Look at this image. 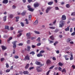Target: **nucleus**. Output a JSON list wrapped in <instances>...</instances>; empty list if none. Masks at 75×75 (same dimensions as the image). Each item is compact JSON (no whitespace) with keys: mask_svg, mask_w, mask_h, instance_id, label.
Here are the masks:
<instances>
[{"mask_svg":"<svg viewBox=\"0 0 75 75\" xmlns=\"http://www.w3.org/2000/svg\"><path fill=\"white\" fill-rule=\"evenodd\" d=\"M13 8L14 9H15L16 8V6L14 5H13L12 6Z\"/></svg>","mask_w":75,"mask_h":75,"instance_id":"nucleus-61","label":"nucleus"},{"mask_svg":"<svg viewBox=\"0 0 75 75\" xmlns=\"http://www.w3.org/2000/svg\"><path fill=\"white\" fill-rule=\"evenodd\" d=\"M32 17V16H31V15H29V20H31Z\"/></svg>","mask_w":75,"mask_h":75,"instance_id":"nucleus-32","label":"nucleus"},{"mask_svg":"<svg viewBox=\"0 0 75 75\" xmlns=\"http://www.w3.org/2000/svg\"><path fill=\"white\" fill-rule=\"evenodd\" d=\"M36 47V46L34 45H32V47L33 48H34L35 47Z\"/></svg>","mask_w":75,"mask_h":75,"instance_id":"nucleus-60","label":"nucleus"},{"mask_svg":"<svg viewBox=\"0 0 75 75\" xmlns=\"http://www.w3.org/2000/svg\"><path fill=\"white\" fill-rule=\"evenodd\" d=\"M55 9H56V10H59V8L58 7H55Z\"/></svg>","mask_w":75,"mask_h":75,"instance_id":"nucleus-62","label":"nucleus"},{"mask_svg":"<svg viewBox=\"0 0 75 75\" xmlns=\"http://www.w3.org/2000/svg\"><path fill=\"white\" fill-rule=\"evenodd\" d=\"M36 41H38V42H40L41 41L40 40V37H38L37 40H36Z\"/></svg>","mask_w":75,"mask_h":75,"instance_id":"nucleus-35","label":"nucleus"},{"mask_svg":"<svg viewBox=\"0 0 75 75\" xmlns=\"http://www.w3.org/2000/svg\"><path fill=\"white\" fill-rule=\"evenodd\" d=\"M6 68H8L9 67V65H8V64L7 63H6Z\"/></svg>","mask_w":75,"mask_h":75,"instance_id":"nucleus-43","label":"nucleus"},{"mask_svg":"<svg viewBox=\"0 0 75 75\" xmlns=\"http://www.w3.org/2000/svg\"><path fill=\"white\" fill-rule=\"evenodd\" d=\"M1 48L2 50V51H4V50H5L7 49V47L6 46H1Z\"/></svg>","mask_w":75,"mask_h":75,"instance_id":"nucleus-10","label":"nucleus"},{"mask_svg":"<svg viewBox=\"0 0 75 75\" xmlns=\"http://www.w3.org/2000/svg\"><path fill=\"white\" fill-rule=\"evenodd\" d=\"M58 70H59L60 71H62V69L61 67H59L58 68Z\"/></svg>","mask_w":75,"mask_h":75,"instance_id":"nucleus-36","label":"nucleus"},{"mask_svg":"<svg viewBox=\"0 0 75 75\" xmlns=\"http://www.w3.org/2000/svg\"><path fill=\"white\" fill-rule=\"evenodd\" d=\"M75 35V32H74L73 33H72L71 34V35L72 36H74V35Z\"/></svg>","mask_w":75,"mask_h":75,"instance_id":"nucleus-51","label":"nucleus"},{"mask_svg":"<svg viewBox=\"0 0 75 75\" xmlns=\"http://www.w3.org/2000/svg\"><path fill=\"white\" fill-rule=\"evenodd\" d=\"M16 22H18V20H19L20 18V17H19V16L16 17Z\"/></svg>","mask_w":75,"mask_h":75,"instance_id":"nucleus-17","label":"nucleus"},{"mask_svg":"<svg viewBox=\"0 0 75 75\" xmlns=\"http://www.w3.org/2000/svg\"><path fill=\"white\" fill-rule=\"evenodd\" d=\"M21 24L22 27H24V24L23 22H21Z\"/></svg>","mask_w":75,"mask_h":75,"instance_id":"nucleus-48","label":"nucleus"},{"mask_svg":"<svg viewBox=\"0 0 75 75\" xmlns=\"http://www.w3.org/2000/svg\"><path fill=\"white\" fill-rule=\"evenodd\" d=\"M25 13H26V11H23L21 14V16H24L25 15Z\"/></svg>","mask_w":75,"mask_h":75,"instance_id":"nucleus-13","label":"nucleus"},{"mask_svg":"<svg viewBox=\"0 0 75 75\" xmlns=\"http://www.w3.org/2000/svg\"><path fill=\"white\" fill-rule=\"evenodd\" d=\"M35 64L37 65H40V67H42V66H44V64H41V63H40V62H38L37 61H36V62H35Z\"/></svg>","mask_w":75,"mask_h":75,"instance_id":"nucleus-2","label":"nucleus"},{"mask_svg":"<svg viewBox=\"0 0 75 75\" xmlns=\"http://www.w3.org/2000/svg\"><path fill=\"white\" fill-rule=\"evenodd\" d=\"M39 4L38 3H36L34 5V7L35 8H36V7H38L39 6Z\"/></svg>","mask_w":75,"mask_h":75,"instance_id":"nucleus-11","label":"nucleus"},{"mask_svg":"<svg viewBox=\"0 0 75 75\" xmlns=\"http://www.w3.org/2000/svg\"><path fill=\"white\" fill-rule=\"evenodd\" d=\"M13 17H14V16L13 14H10L9 16V17L10 18H12Z\"/></svg>","mask_w":75,"mask_h":75,"instance_id":"nucleus-23","label":"nucleus"},{"mask_svg":"<svg viewBox=\"0 0 75 75\" xmlns=\"http://www.w3.org/2000/svg\"><path fill=\"white\" fill-rule=\"evenodd\" d=\"M72 68H73V69H75V66L74 65H73L71 66Z\"/></svg>","mask_w":75,"mask_h":75,"instance_id":"nucleus-46","label":"nucleus"},{"mask_svg":"<svg viewBox=\"0 0 75 75\" xmlns=\"http://www.w3.org/2000/svg\"><path fill=\"white\" fill-rule=\"evenodd\" d=\"M11 70H10V69H8L7 70H6V72H10Z\"/></svg>","mask_w":75,"mask_h":75,"instance_id":"nucleus-45","label":"nucleus"},{"mask_svg":"<svg viewBox=\"0 0 75 75\" xmlns=\"http://www.w3.org/2000/svg\"><path fill=\"white\" fill-rule=\"evenodd\" d=\"M59 31V30H58V29H56V30H55L54 31V32L55 33H57V32H58V31Z\"/></svg>","mask_w":75,"mask_h":75,"instance_id":"nucleus-58","label":"nucleus"},{"mask_svg":"<svg viewBox=\"0 0 75 75\" xmlns=\"http://www.w3.org/2000/svg\"><path fill=\"white\" fill-rule=\"evenodd\" d=\"M58 41H56L54 42V43L53 44L54 45H56L57 44H58Z\"/></svg>","mask_w":75,"mask_h":75,"instance_id":"nucleus-52","label":"nucleus"},{"mask_svg":"<svg viewBox=\"0 0 75 75\" xmlns=\"http://www.w3.org/2000/svg\"><path fill=\"white\" fill-rule=\"evenodd\" d=\"M23 74H24V75H27V74H29V72H28V71H24Z\"/></svg>","mask_w":75,"mask_h":75,"instance_id":"nucleus-12","label":"nucleus"},{"mask_svg":"<svg viewBox=\"0 0 75 75\" xmlns=\"http://www.w3.org/2000/svg\"><path fill=\"white\" fill-rule=\"evenodd\" d=\"M29 66H30V64H27L25 67V69H28V68Z\"/></svg>","mask_w":75,"mask_h":75,"instance_id":"nucleus-19","label":"nucleus"},{"mask_svg":"<svg viewBox=\"0 0 75 75\" xmlns=\"http://www.w3.org/2000/svg\"><path fill=\"white\" fill-rule=\"evenodd\" d=\"M59 65V66H60V67H62L63 65V64L61 62H59L58 63Z\"/></svg>","mask_w":75,"mask_h":75,"instance_id":"nucleus-27","label":"nucleus"},{"mask_svg":"<svg viewBox=\"0 0 75 75\" xmlns=\"http://www.w3.org/2000/svg\"><path fill=\"white\" fill-rule=\"evenodd\" d=\"M27 43L28 44H30V40H28L27 41Z\"/></svg>","mask_w":75,"mask_h":75,"instance_id":"nucleus-39","label":"nucleus"},{"mask_svg":"<svg viewBox=\"0 0 75 75\" xmlns=\"http://www.w3.org/2000/svg\"><path fill=\"white\" fill-rule=\"evenodd\" d=\"M2 3L4 4H7V3H8V0H4V1H3Z\"/></svg>","mask_w":75,"mask_h":75,"instance_id":"nucleus-14","label":"nucleus"},{"mask_svg":"<svg viewBox=\"0 0 75 75\" xmlns=\"http://www.w3.org/2000/svg\"><path fill=\"white\" fill-rule=\"evenodd\" d=\"M30 38L32 40H34V39H35L36 38V37H31V38Z\"/></svg>","mask_w":75,"mask_h":75,"instance_id":"nucleus-44","label":"nucleus"},{"mask_svg":"<svg viewBox=\"0 0 75 75\" xmlns=\"http://www.w3.org/2000/svg\"><path fill=\"white\" fill-rule=\"evenodd\" d=\"M47 65H50L51 64V61L50 59H47L46 61Z\"/></svg>","mask_w":75,"mask_h":75,"instance_id":"nucleus-6","label":"nucleus"},{"mask_svg":"<svg viewBox=\"0 0 75 75\" xmlns=\"http://www.w3.org/2000/svg\"><path fill=\"white\" fill-rule=\"evenodd\" d=\"M51 71V70H49L48 71H47V73L46 75H48L49 74H50V72Z\"/></svg>","mask_w":75,"mask_h":75,"instance_id":"nucleus-50","label":"nucleus"},{"mask_svg":"<svg viewBox=\"0 0 75 75\" xmlns=\"http://www.w3.org/2000/svg\"><path fill=\"white\" fill-rule=\"evenodd\" d=\"M51 8H52V7H49L47 8L46 9V13H48V12L49 11H50V10H51Z\"/></svg>","mask_w":75,"mask_h":75,"instance_id":"nucleus-7","label":"nucleus"},{"mask_svg":"<svg viewBox=\"0 0 75 75\" xmlns=\"http://www.w3.org/2000/svg\"><path fill=\"white\" fill-rule=\"evenodd\" d=\"M71 57L70 58V60H72V59H73L74 58H73V55H72V54H71Z\"/></svg>","mask_w":75,"mask_h":75,"instance_id":"nucleus-21","label":"nucleus"},{"mask_svg":"<svg viewBox=\"0 0 75 75\" xmlns=\"http://www.w3.org/2000/svg\"><path fill=\"white\" fill-rule=\"evenodd\" d=\"M17 41H15L14 42H12V44L13 45V48L15 49L16 48V42Z\"/></svg>","mask_w":75,"mask_h":75,"instance_id":"nucleus-4","label":"nucleus"},{"mask_svg":"<svg viewBox=\"0 0 75 75\" xmlns=\"http://www.w3.org/2000/svg\"><path fill=\"white\" fill-rule=\"evenodd\" d=\"M71 38H68L67 40V42H69L71 41Z\"/></svg>","mask_w":75,"mask_h":75,"instance_id":"nucleus-28","label":"nucleus"},{"mask_svg":"<svg viewBox=\"0 0 75 75\" xmlns=\"http://www.w3.org/2000/svg\"><path fill=\"white\" fill-rule=\"evenodd\" d=\"M54 67V66H52V67H50L49 69H53Z\"/></svg>","mask_w":75,"mask_h":75,"instance_id":"nucleus-47","label":"nucleus"},{"mask_svg":"<svg viewBox=\"0 0 75 75\" xmlns=\"http://www.w3.org/2000/svg\"><path fill=\"white\" fill-rule=\"evenodd\" d=\"M5 29H7L8 30L9 29V26L7 25H6L5 27Z\"/></svg>","mask_w":75,"mask_h":75,"instance_id":"nucleus-26","label":"nucleus"},{"mask_svg":"<svg viewBox=\"0 0 75 75\" xmlns=\"http://www.w3.org/2000/svg\"><path fill=\"white\" fill-rule=\"evenodd\" d=\"M25 21H26V24H28V23H28V20L27 19H25Z\"/></svg>","mask_w":75,"mask_h":75,"instance_id":"nucleus-33","label":"nucleus"},{"mask_svg":"<svg viewBox=\"0 0 75 75\" xmlns=\"http://www.w3.org/2000/svg\"><path fill=\"white\" fill-rule=\"evenodd\" d=\"M23 45V43H20L18 45L19 46H22V45Z\"/></svg>","mask_w":75,"mask_h":75,"instance_id":"nucleus-56","label":"nucleus"},{"mask_svg":"<svg viewBox=\"0 0 75 75\" xmlns=\"http://www.w3.org/2000/svg\"><path fill=\"white\" fill-rule=\"evenodd\" d=\"M34 69V67H30L29 68L30 70H31V69Z\"/></svg>","mask_w":75,"mask_h":75,"instance_id":"nucleus-54","label":"nucleus"},{"mask_svg":"<svg viewBox=\"0 0 75 75\" xmlns=\"http://www.w3.org/2000/svg\"><path fill=\"white\" fill-rule=\"evenodd\" d=\"M29 54H30V55L32 54V55H34L35 54V52L33 51H32Z\"/></svg>","mask_w":75,"mask_h":75,"instance_id":"nucleus-22","label":"nucleus"},{"mask_svg":"<svg viewBox=\"0 0 75 75\" xmlns=\"http://www.w3.org/2000/svg\"><path fill=\"white\" fill-rule=\"evenodd\" d=\"M49 28H51V29H55V27H54L53 26L49 27Z\"/></svg>","mask_w":75,"mask_h":75,"instance_id":"nucleus-53","label":"nucleus"},{"mask_svg":"<svg viewBox=\"0 0 75 75\" xmlns=\"http://www.w3.org/2000/svg\"><path fill=\"white\" fill-rule=\"evenodd\" d=\"M65 72V73H66V70L65 69H64L62 70V72Z\"/></svg>","mask_w":75,"mask_h":75,"instance_id":"nucleus-30","label":"nucleus"},{"mask_svg":"<svg viewBox=\"0 0 75 75\" xmlns=\"http://www.w3.org/2000/svg\"><path fill=\"white\" fill-rule=\"evenodd\" d=\"M14 58H16V59H18V58H19V57L17 55L15 56H14Z\"/></svg>","mask_w":75,"mask_h":75,"instance_id":"nucleus-41","label":"nucleus"},{"mask_svg":"<svg viewBox=\"0 0 75 75\" xmlns=\"http://www.w3.org/2000/svg\"><path fill=\"white\" fill-rule=\"evenodd\" d=\"M6 20H7V16H5L3 17V21H6Z\"/></svg>","mask_w":75,"mask_h":75,"instance_id":"nucleus-18","label":"nucleus"},{"mask_svg":"<svg viewBox=\"0 0 75 75\" xmlns=\"http://www.w3.org/2000/svg\"><path fill=\"white\" fill-rule=\"evenodd\" d=\"M36 70L37 72H40V71H41V70H40V67L38 66H37L36 67Z\"/></svg>","mask_w":75,"mask_h":75,"instance_id":"nucleus-9","label":"nucleus"},{"mask_svg":"<svg viewBox=\"0 0 75 75\" xmlns=\"http://www.w3.org/2000/svg\"><path fill=\"white\" fill-rule=\"evenodd\" d=\"M68 57V55H64L63 56V57H64V58H67Z\"/></svg>","mask_w":75,"mask_h":75,"instance_id":"nucleus-57","label":"nucleus"},{"mask_svg":"<svg viewBox=\"0 0 75 75\" xmlns=\"http://www.w3.org/2000/svg\"><path fill=\"white\" fill-rule=\"evenodd\" d=\"M70 33H72V28H70Z\"/></svg>","mask_w":75,"mask_h":75,"instance_id":"nucleus-64","label":"nucleus"},{"mask_svg":"<svg viewBox=\"0 0 75 75\" xmlns=\"http://www.w3.org/2000/svg\"><path fill=\"white\" fill-rule=\"evenodd\" d=\"M37 57H42V56H43V55L40 53L38 54L37 55Z\"/></svg>","mask_w":75,"mask_h":75,"instance_id":"nucleus-24","label":"nucleus"},{"mask_svg":"<svg viewBox=\"0 0 75 75\" xmlns=\"http://www.w3.org/2000/svg\"><path fill=\"white\" fill-rule=\"evenodd\" d=\"M28 3H31V2H33V0H28Z\"/></svg>","mask_w":75,"mask_h":75,"instance_id":"nucleus-59","label":"nucleus"},{"mask_svg":"<svg viewBox=\"0 0 75 75\" xmlns=\"http://www.w3.org/2000/svg\"><path fill=\"white\" fill-rule=\"evenodd\" d=\"M40 45H41V43H38L37 44V45L38 46H40Z\"/></svg>","mask_w":75,"mask_h":75,"instance_id":"nucleus-49","label":"nucleus"},{"mask_svg":"<svg viewBox=\"0 0 75 75\" xmlns=\"http://www.w3.org/2000/svg\"><path fill=\"white\" fill-rule=\"evenodd\" d=\"M50 38L52 40H54V35H52L50 37Z\"/></svg>","mask_w":75,"mask_h":75,"instance_id":"nucleus-15","label":"nucleus"},{"mask_svg":"<svg viewBox=\"0 0 75 75\" xmlns=\"http://www.w3.org/2000/svg\"><path fill=\"white\" fill-rule=\"evenodd\" d=\"M45 52V51L44 50H41L40 52V54H42V53H44Z\"/></svg>","mask_w":75,"mask_h":75,"instance_id":"nucleus-38","label":"nucleus"},{"mask_svg":"<svg viewBox=\"0 0 75 75\" xmlns=\"http://www.w3.org/2000/svg\"><path fill=\"white\" fill-rule=\"evenodd\" d=\"M13 38L12 37H10L8 39V41H10V40H11Z\"/></svg>","mask_w":75,"mask_h":75,"instance_id":"nucleus-42","label":"nucleus"},{"mask_svg":"<svg viewBox=\"0 0 75 75\" xmlns=\"http://www.w3.org/2000/svg\"><path fill=\"white\" fill-rule=\"evenodd\" d=\"M61 19L62 21L60 22V23L59 25V27H61V28L64 25L65 21H63L62 20H66V16H65V15H63L61 18Z\"/></svg>","mask_w":75,"mask_h":75,"instance_id":"nucleus-1","label":"nucleus"},{"mask_svg":"<svg viewBox=\"0 0 75 75\" xmlns=\"http://www.w3.org/2000/svg\"><path fill=\"white\" fill-rule=\"evenodd\" d=\"M66 7L67 8H69L70 7V5L69 4H67L66 5Z\"/></svg>","mask_w":75,"mask_h":75,"instance_id":"nucleus-31","label":"nucleus"},{"mask_svg":"<svg viewBox=\"0 0 75 75\" xmlns=\"http://www.w3.org/2000/svg\"><path fill=\"white\" fill-rule=\"evenodd\" d=\"M34 25H37V24H38V20H36L34 23Z\"/></svg>","mask_w":75,"mask_h":75,"instance_id":"nucleus-25","label":"nucleus"},{"mask_svg":"<svg viewBox=\"0 0 75 75\" xmlns=\"http://www.w3.org/2000/svg\"><path fill=\"white\" fill-rule=\"evenodd\" d=\"M71 16H75V12H73L71 13Z\"/></svg>","mask_w":75,"mask_h":75,"instance_id":"nucleus-55","label":"nucleus"},{"mask_svg":"<svg viewBox=\"0 0 75 75\" xmlns=\"http://www.w3.org/2000/svg\"><path fill=\"white\" fill-rule=\"evenodd\" d=\"M30 33H29L26 34V37H27V39H30Z\"/></svg>","mask_w":75,"mask_h":75,"instance_id":"nucleus-8","label":"nucleus"},{"mask_svg":"<svg viewBox=\"0 0 75 75\" xmlns=\"http://www.w3.org/2000/svg\"><path fill=\"white\" fill-rule=\"evenodd\" d=\"M30 59V56H28V55H27L26 56H25L24 59V61H26V60H29Z\"/></svg>","mask_w":75,"mask_h":75,"instance_id":"nucleus-3","label":"nucleus"},{"mask_svg":"<svg viewBox=\"0 0 75 75\" xmlns=\"http://www.w3.org/2000/svg\"><path fill=\"white\" fill-rule=\"evenodd\" d=\"M27 7L28 8V10L29 11H34V10L33 9L31 8L30 6L28 5L27 6Z\"/></svg>","mask_w":75,"mask_h":75,"instance_id":"nucleus-5","label":"nucleus"},{"mask_svg":"<svg viewBox=\"0 0 75 75\" xmlns=\"http://www.w3.org/2000/svg\"><path fill=\"white\" fill-rule=\"evenodd\" d=\"M21 32H23V30H19L18 31V33H20Z\"/></svg>","mask_w":75,"mask_h":75,"instance_id":"nucleus-63","label":"nucleus"},{"mask_svg":"<svg viewBox=\"0 0 75 75\" xmlns=\"http://www.w3.org/2000/svg\"><path fill=\"white\" fill-rule=\"evenodd\" d=\"M22 35V33H20L19 35H17V37H20L21 35Z\"/></svg>","mask_w":75,"mask_h":75,"instance_id":"nucleus-40","label":"nucleus"},{"mask_svg":"<svg viewBox=\"0 0 75 75\" xmlns=\"http://www.w3.org/2000/svg\"><path fill=\"white\" fill-rule=\"evenodd\" d=\"M27 50L29 52L30 51V49H31V47H30V46H27Z\"/></svg>","mask_w":75,"mask_h":75,"instance_id":"nucleus-20","label":"nucleus"},{"mask_svg":"<svg viewBox=\"0 0 75 75\" xmlns=\"http://www.w3.org/2000/svg\"><path fill=\"white\" fill-rule=\"evenodd\" d=\"M34 32L35 33V34H40V32L38 31H35Z\"/></svg>","mask_w":75,"mask_h":75,"instance_id":"nucleus-37","label":"nucleus"},{"mask_svg":"<svg viewBox=\"0 0 75 75\" xmlns=\"http://www.w3.org/2000/svg\"><path fill=\"white\" fill-rule=\"evenodd\" d=\"M65 30L66 31H69V27H67V28L65 29Z\"/></svg>","mask_w":75,"mask_h":75,"instance_id":"nucleus-29","label":"nucleus"},{"mask_svg":"<svg viewBox=\"0 0 75 75\" xmlns=\"http://www.w3.org/2000/svg\"><path fill=\"white\" fill-rule=\"evenodd\" d=\"M4 60V58L3 57H2L1 58L0 61L1 62H3V61Z\"/></svg>","mask_w":75,"mask_h":75,"instance_id":"nucleus-34","label":"nucleus"},{"mask_svg":"<svg viewBox=\"0 0 75 75\" xmlns=\"http://www.w3.org/2000/svg\"><path fill=\"white\" fill-rule=\"evenodd\" d=\"M53 3V1L49 2L47 3L48 5H50V6L52 5Z\"/></svg>","mask_w":75,"mask_h":75,"instance_id":"nucleus-16","label":"nucleus"}]
</instances>
